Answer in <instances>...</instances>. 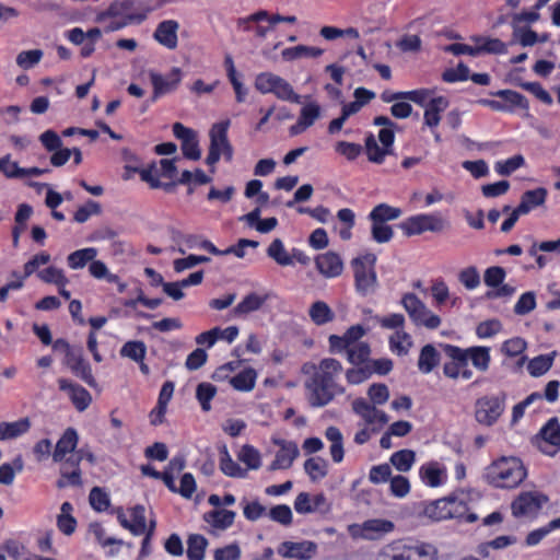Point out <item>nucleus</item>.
I'll list each match as a JSON object with an SVG mask.
<instances>
[{"mask_svg": "<svg viewBox=\"0 0 560 560\" xmlns=\"http://www.w3.org/2000/svg\"><path fill=\"white\" fill-rule=\"evenodd\" d=\"M526 348L527 342L523 338L515 337L504 341L501 347V351L506 357L513 358L522 354L526 350Z\"/></svg>", "mask_w": 560, "mask_h": 560, "instance_id": "774afa93", "label": "nucleus"}, {"mask_svg": "<svg viewBox=\"0 0 560 560\" xmlns=\"http://www.w3.org/2000/svg\"><path fill=\"white\" fill-rule=\"evenodd\" d=\"M400 304L415 326L425 327L430 330L440 327L441 317L429 310L415 293L402 294Z\"/></svg>", "mask_w": 560, "mask_h": 560, "instance_id": "39448f33", "label": "nucleus"}, {"mask_svg": "<svg viewBox=\"0 0 560 560\" xmlns=\"http://www.w3.org/2000/svg\"><path fill=\"white\" fill-rule=\"evenodd\" d=\"M304 469L313 481L323 479L328 474V464L320 457L308 458L304 463Z\"/></svg>", "mask_w": 560, "mask_h": 560, "instance_id": "de8ad7c7", "label": "nucleus"}, {"mask_svg": "<svg viewBox=\"0 0 560 560\" xmlns=\"http://www.w3.org/2000/svg\"><path fill=\"white\" fill-rule=\"evenodd\" d=\"M187 557L189 560H202L205 558L208 540L199 534H191L187 539Z\"/></svg>", "mask_w": 560, "mask_h": 560, "instance_id": "37998d69", "label": "nucleus"}, {"mask_svg": "<svg viewBox=\"0 0 560 560\" xmlns=\"http://www.w3.org/2000/svg\"><path fill=\"white\" fill-rule=\"evenodd\" d=\"M38 278L46 283H54L58 287H65L68 279L63 271L57 267L50 266L37 273Z\"/></svg>", "mask_w": 560, "mask_h": 560, "instance_id": "5fc2aeb1", "label": "nucleus"}, {"mask_svg": "<svg viewBox=\"0 0 560 560\" xmlns=\"http://www.w3.org/2000/svg\"><path fill=\"white\" fill-rule=\"evenodd\" d=\"M370 347L366 342H359L349 348L347 358L348 361L354 365H360L368 361L370 357Z\"/></svg>", "mask_w": 560, "mask_h": 560, "instance_id": "4d7b16f0", "label": "nucleus"}, {"mask_svg": "<svg viewBox=\"0 0 560 560\" xmlns=\"http://www.w3.org/2000/svg\"><path fill=\"white\" fill-rule=\"evenodd\" d=\"M96 256V248L86 247L71 253L67 257V262L71 269H82L86 266L88 262H91Z\"/></svg>", "mask_w": 560, "mask_h": 560, "instance_id": "ea45409f", "label": "nucleus"}, {"mask_svg": "<svg viewBox=\"0 0 560 560\" xmlns=\"http://www.w3.org/2000/svg\"><path fill=\"white\" fill-rule=\"evenodd\" d=\"M267 255L280 266L293 265L292 256L285 250L280 238H275L267 248Z\"/></svg>", "mask_w": 560, "mask_h": 560, "instance_id": "49530a36", "label": "nucleus"}, {"mask_svg": "<svg viewBox=\"0 0 560 560\" xmlns=\"http://www.w3.org/2000/svg\"><path fill=\"white\" fill-rule=\"evenodd\" d=\"M267 298V295L261 296L257 293H249L233 308V314L241 316L258 311L265 304Z\"/></svg>", "mask_w": 560, "mask_h": 560, "instance_id": "f704fd0d", "label": "nucleus"}, {"mask_svg": "<svg viewBox=\"0 0 560 560\" xmlns=\"http://www.w3.org/2000/svg\"><path fill=\"white\" fill-rule=\"evenodd\" d=\"M315 265L320 275L325 278H336L342 273L343 262L335 252L320 254L315 258Z\"/></svg>", "mask_w": 560, "mask_h": 560, "instance_id": "4be33fe9", "label": "nucleus"}, {"mask_svg": "<svg viewBox=\"0 0 560 560\" xmlns=\"http://www.w3.org/2000/svg\"><path fill=\"white\" fill-rule=\"evenodd\" d=\"M450 500L446 498L435 500L424 508V515L433 521H442L450 518L448 510Z\"/></svg>", "mask_w": 560, "mask_h": 560, "instance_id": "c03bdc74", "label": "nucleus"}, {"mask_svg": "<svg viewBox=\"0 0 560 560\" xmlns=\"http://www.w3.org/2000/svg\"><path fill=\"white\" fill-rule=\"evenodd\" d=\"M43 55L44 52L40 49L21 51L16 56V65L25 70L31 69L42 60Z\"/></svg>", "mask_w": 560, "mask_h": 560, "instance_id": "bf43d9fd", "label": "nucleus"}, {"mask_svg": "<svg viewBox=\"0 0 560 560\" xmlns=\"http://www.w3.org/2000/svg\"><path fill=\"white\" fill-rule=\"evenodd\" d=\"M395 133L393 128H382L378 132V140L382 147L377 144L375 137L371 133L365 139V151L369 161L382 163L386 155L392 154Z\"/></svg>", "mask_w": 560, "mask_h": 560, "instance_id": "9b49d317", "label": "nucleus"}, {"mask_svg": "<svg viewBox=\"0 0 560 560\" xmlns=\"http://www.w3.org/2000/svg\"><path fill=\"white\" fill-rule=\"evenodd\" d=\"M308 315L317 326L330 323L335 318L332 310L324 301L314 302L308 310Z\"/></svg>", "mask_w": 560, "mask_h": 560, "instance_id": "c9c22d12", "label": "nucleus"}, {"mask_svg": "<svg viewBox=\"0 0 560 560\" xmlns=\"http://www.w3.org/2000/svg\"><path fill=\"white\" fill-rule=\"evenodd\" d=\"M548 502V497L537 492L528 491L522 492L512 503L513 515L525 516L535 515L545 503Z\"/></svg>", "mask_w": 560, "mask_h": 560, "instance_id": "4468645a", "label": "nucleus"}, {"mask_svg": "<svg viewBox=\"0 0 560 560\" xmlns=\"http://www.w3.org/2000/svg\"><path fill=\"white\" fill-rule=\"evenodd\" d=\"M238 459L249 469H258L260 467V453L250 445H244L242 447Z\"/></svg>", "mask_w": 560, "mask_h": 560, "instance_id": "0e129e2a", "label": "nucleus"}, {"mask_svg": "<svg viewBox=\"0 0 560 560\" xmlns=\"http://www.w3.org/2000/svg\"><path fill=\"white\" fill-rule=\"evenodd\" d=\"M0 172L4 174L7 178H23L25 177V172L23 167H20L16 162H12L10 160V155L0 159Z\"/></svg>", "mask_w": 560, "mask_h": 560, "instance_id": "69168bd1", "label": "nucleus"}, {"mask_svg": "<svg viewBox=\"0 0 560 560\" xmlns=\"http://www.w3.org/2000/svg\"><path fill=\"white\" fill-rule=\"evenodd\" d=\"M235 512L225 509H215L203 515V520L217 529L224 530L231 527L235 520Z\"/></svg>", "mask_w": 560, "mask_h": 560, "instance_id": "c85d7f7f", "label": "nucleus"}, {"mask_svg": "<svg viewBox=\"0 0 560 560\" xmlns=\"http://www.w3.org/2000/svg\"><path fill=\"white\" fill-rule=\"evenodd\" d=\"M492 95L504 100L505 102L510 103L511 105H513L515 107H518V108H522L525 110H528V108H529L528 100L524 95H522L521 93H518L516 91L499 90V91L492 93Z\"/></svg>", "mask_w": 560, "mask_h": 560, "instance_id": "6e6d98bb", "label": "nucleus"}, {"mask_svg": "<svg viewBox=\"0 0 560 560\" xmlns=\"http://www.w3.org/2000/svg\"><path fill=\"white\" fill-rule=\"evenodd\" d=\"M324 50L318 47L298 45L295 47L285 48L281 55L284 60L291 61L302 57L317 58L322 56Z\"/></svg>", "mask_w": 560, "mask_h": 560, "instance_id": "79ce46f5", "label": "nucleus"}, {"mask_svg": "<svg viewBox=\"0 0 560 560\" xmlns=\"http://www.w3.org/2000/svg\"><path fill=\"white\" fill-rule=\"evenodd\" d=\"M149 78L153 86V93L150 102H155L160 96L172 93L178 88L182 81V70L174 67L166 75H162L155 71H150Z\"/></svg>", "mask_w": 560, "mask_h": 560, "instance_id": "f8f14e48", "label": "nucleus"}, {"mask_svg": "<svg viewBox=\"0 0 560 560\" xmlns=\"http://www.w3.org/2000/svg\"><path fill=\"white\" fill-rule=\"evenodd\" d=\"M377 560H416V557L408 550L407 545L392 542L380 551Z\"/></svg>", "mask_w": 560, "mask_h": 560, "instance_id": "7c9ffc66", "label": "nucleus"}, {"mask_svg": "<svg viewBox=\"0 0 560 560\" xmlns=\"http://www.w3.org/2000/svg\"><path fill=\"white\" fill-rule=\"evenodd\" d=\"M66 364L75 376L80 377L90 387H97V383L92 374L91 365L83 359L82 348H75V351L70 352L66 358Z\"/></svg>", "mask_w": 560, "mask_h": 560, "instance_id": "a211bd4d", "label": "nucleus"}, {"mask_svg": "<svg viewBox=\"0 0 560 560\" xmlns=\"http://www.w3.org/2000/svg\"><path fill=\"white\" fill-rule=\"evenodd\" d=\"M371 236L374 242L378 244L388 243L393 236L394 231L393 228L386 223H381L377 221H371Z\"/></svg>", "mask_w": 560, "mask_h": 560, "instance_id": "13d9d810", "label": "nucleus"}, {"mask_svg": "<svg viewBox=\"0 0 560 560\" xmlns=\"http://www.w3.org/2000/svg\"><path fill=\"white\" fill-rule=\"evenodd\" d=\"M255 88L262 94L272 93L279 100L301 104L302 96L296 94L293 86L283 78L271 72H262L256 77Z\"/></svg>", "mask_w": 560, "mask_h": 560, "instance_id": "423d86ee", "label": "nucleus"}, {"mask_svg": "<svg viewBox=\"0 0 560 560\" xmlns=\"http://www.w3.org/2000/svg\"><path fill=\"white\" fill-rule=\"evenodd\" d=\"M444 351L451 359L443 366V373L446 377L452 380L463 378L470 381L474 377L472 371L469 369L468 359L463 348L452 345H445Z\"/></svg>", "mask_w": 560, "mask_h": 560, "instance_id": "9d476101", "label": "nucleus"}, {"mask_svg": "<svg viewBox=\"0 0 560 560\" xmlns=\"http://www.w3.org/2000/svg\"><path fill=\"white\" fill-rule=\"evenodd\" d=\"M375 261L376 256L371 253L353 258L351 261L354 271L355 289L363 296L375 293L377 289V277L374 270Z\"/></svg>", "mask_w": 560, "mask_h": 560, "instance_id": "20e7f679", "label": "nucleus"}, {"mask_svg": "<svg viewBox=\"0 0 560 560\" xmlns=\"http://www.w3.org/2000/svg\"><path fill=\"white\" fill-rule=\"evenodd\" d=\"M278 553L283 558L296 560H311L317 553V545L314 541L304 540L300 542L283 541L278 547Z\"/></svg>", "mask_w": 560, "mask_h": 560, "instance_id": "f3484780", "label": "nucleus"}, {"mask_svg": "<svg viewBox=\"0 0 560 560\" xmlns=\"http://www.w3.org/2000/svg\"><path fill=\"white\" fill-rule=\"evenodd\" d=\"M310 370L312 375L305 382V388L308 390V402L312 407H324L337 395L345 393V387L338 383L342 372V365L338 360L326 358L318 364L304 365L305 373Z\"/></svg>", "mask_w": 560, "mask_h": 560, "instance_id": "f257e3e1", "label": "nucleus"}, {"mask_svg": "<svg viewBox=\"0 0 560 560\" xmlns=\"http://www.w3.org/2000/svg\"><path fill=\"white\" fill-rule=\"evenodd\" d=\"M450 105V102L444 96L430 98L425 105L424 110V125L430 128H435L441 121V113H443Z\"/></svg>", "mask_w": 560, "mask_h": 560, "instance_id": "393cba45", "label": "nucleus"}, {"mask_svg": "<svg viewBox=\"0 0 560 560\" xmlns=\"http://www.w3.org/2000/svg\"><path fill=\"white\" fill-rule=\"evenodd\" d=\"M275 443L280 446V450L276 453V457L268 467V470L289 469L300 454L296 443L284 440L275 441Z\"/></svg>", "mask_w": 560, "mask_h": 560, "instance_id": "6ab92c4d", "label": "nucleus"}, {"mask_svg": "<svg viewBox=\"0 0 560 560\" xmlns=\"http://www.w3.org/2000/svg\"><path fill=\"white\" fill-rule=\"evenodd\" d=\"M441 355L435 349L433 345H425L421 351L418 359V369L424 373L429 374L433 371L435 366L440 363Z\"/></svg>", "mask_w": 560, "mask_h": 560, "instance_id": "2f4dec72", "label": "nucleus"}, {"mask_svg": "<svg viewBox=\"0 0 560 560\" xmlns=\"http://www.w3.org/2000/svg\"><path fill=\"white\" fill-rule=\"evenodd\" d=\"M257 373L254 369H246L230 380V384L235 390L250 392L256 384Z\"/></svg>", "mask_w": 560, "mask_h": 560, "instance_id": "4c0bfd02", "label": "nucleus"}, {"mask_svg": "<svg viewBox=\"0 0 560 560\" xmlns=\"http://www.w3.org/2000/svg\"><path fill=\"white\" fill-rule=\"evenodd\" d=\"M469 73H470L469 68L466 65H464L463 62H459L456 68L446 69L442 73V79H443V81H445L447 83H454L457 81L467 80L469 78Z\"/></svg>", "mask_w": 560, "mask_h": 560, "instance_id": "338daca9", "label": "nucleus"}, {"mask_svg": "<svg viewBox=\"0 0 560 560\" xmlns=\"http://www.w3.org/2000/svg\"><path fill=\"white\" fill-rule=\"evenodd\" d=\"M23 460L21 457H16L12 465L11 464H2L0 466V483L1 485H12L15 476V470L21 471L23 469Z\"/></svg>", "mask_w": 560, "mask_h": 560, "instance_id": "052dcab7", "label": "nucleus"}, {"mask_svg": "<svg viewBox=\"0 0 560 560\" xmlns=\"http://www.w3.org/2000/svg\"><path fill=\"white\" fill-rule=\"evenodd\" d=\"M539 450L547 455H555L560 447V424L551 418L540 430L537 439Z\"/></svg>", "mask_w": 560, "mask_h": 560, "instance_id": "dca6fc26", "label": "nucleus"}, {"mask_svg": "<svg viewBox=\"0 0 560 560\" xmlns=\"http://www.w3.org/2000/svg\"><path fill=\"white\" fill-rule=\"evenodd\" d=\"M78 433L73 428H68L56 444L52 459L56 463L63 460L65 456L73 452L78 445Z\"/></svg>", "mask_w": 560, "mask_h": 560, "instance_id": "a878e982", "label": "nucleus"}, {"mask_svg": "<svg viewBox=\"0 0 560 560\" xmlns=\"http://www.w3.org/2000/svg\"><path fill=\"white\" fill-rule=\"evenodd\" d=\"M229 127L230 120L228 119L212 125L209 131V149L222 154L226 161H231L233 158V148L228 139Z\"/></svg>", "mask_w": 560, "mask_h": 560, "instance_id": "2eb2a0df", "label": "nucleus"}, {"mask_svg": "<svg viewBox=\"0 0 560 560\" xmlns=\"http://www.w3.org/2000/svg\"><path fill=\"white\" fill-rule=\"evenodd\" d=\"M505 409V394L482 396L475 402V419L486 427L493 425Z\"/></svg>", "mask_w": 560, "mask_h": 560, "instance_id": "6e6552de", "label": "nucleus"}, {"mask_svg": "<svg viewBox=\"0 0 560 560\" xmlns=\"http://www.w3.org/2000/svg\"><path fill=\"white\" fill-rule=\"evenodd\" d=\"M178 30V22L174 20L163 21L156 26V30L153 33V38L162 46L173 50L177 47Z\"/></svg>", "mask_w": 560, "mask_h": 560, "instance_id": "b1692460", "label": "nucleus"}, {"mask_svg": "<svg viewBox=\"0 0 560 560\" xmlns=\"http://www.w3.org/2000/svg\"><path fill=\"white\" fill-rule=\"evenodd\" d=\"M147 353V347L143 341L133 340L126 342L120 349V355L129 358L136 362H142Z\"/></svg>", "mask_w": 560, "mask_h": 560, "instance_id": "3c124183", "label": "nucleus"}, {"mask_svg": "<svg viewBox=\"0 0 560 560\" xmlns=\"http://www.w3.org/2000/svg\"><path fill=\"white\" fill-rule=\"evenodd\" d=\"M72 505L69 502H63L60 508V514L57 517V526L65 535H71L77 527V521L71 515Z\"/></svg>", "mask_w": 560, "mask_h": 560, "instance_id": "a19ab883", "label": "nucleus"}, {"mask_svg": "<svg viewBox=\"0 0 560 560\" xmlns=\"http://www.w3.org/2000/svg\"><path fill=\"white\" fill-rule=\"evenodd\" d=\"M415 452L411 450H401L394 453L390 457V463L399 471H408L415 462Z\"/></svg>", "mask_w": 560, "mask_h": 560, "instance_id": "864d4df0", "label": "nucleus"}, {"mask_svg": "<svg viewBox=\"0 0 560 560\" xmlns=\"http://www.w3.org/2000/svg\"><path fill=\"white\" fill-rule=\"evenodd\" d=\"M398 226L407 236H411L424 232L441 233L450 228V223L440 214H418L408 218Z\"/></svg>", "mask_w": 560, "mask_h": 560, "instance_id": "0eeeda50", "label": "nucleus"}, {"mask_svg": "<svg viewBox=\"0 0 560 560\" xmlns=\"http://www.w3.org/2000/svg\"><path fill=\"white\" fill-rule=\"evenodd\" d=\"M547 189L539 187L533 190H526L522 197L521 202L517 206L518 212L527 214L530 210L542 206L547 198Z\"/></svg>", "mask_w": 560, "mask_h": 560, "instance_id": "bb28decb", "label": "nucleus"}, {"mask_svg": "<svg viewBox=\"0 0 560 560\" xmlns=\"http://www.w3.org/2000/svg\"><path fill=\"white\" fill-rule=\"evenodd\" d=\"M151 8L140 0H114L110 5L96 15L97 22H104L107 19H122L129 24L142 23Z\"/></svg>", "mask_w": 560, "mask_h": 560, "instance_id": "7ed1b4c3", "label": "nucleus"}, {"mask_svg": "<svg viewBox=\"0 0 560 560\" xmlns=\"http://www.w3.org/2000/svg\"><path fill=\"white\" fill-rule=\"evenodd\" d=\"M31 428V420L22 418L14 422L0 423V440L15 439L26 433Z\"/></svg>", "mask_w": 560, "mask_h": 560, "instance_id": "72a5a7b5", "label": "nucleus"}, {"mask_svg": "<svg viewBox=\"0 0 560 560\" xmlns=\"http://www.w3.org/2000/svg\"><path fill=\"white\" fill-rule=\"evenodd\" d=\"M401 210L396 207H392L387 203H380L373 208V210L369 214L370 221H377L381 223H386L388 221H394L401 215Z\"/></svg>", "mask_w": 560, "mask_h": 560, "instance_id": "e433bc0d", "label": "nucleus"}, {"mask_svg": "<svg viewBox=\"0 0 560 560\" xmlns=\"http://www.w3.org/2000/svg\"><path fill=\"white\" fill-rule=\"evenodd\" d=\"M58 384L61 390L68 392L69 397L78 411L82 412L90 406L92 396L85 388L66 378L58 380Z\"/></svg>", "mask_w": 560, "mask_h": 560, "instance_id": "5701e85b", "label": "nucleus"}, {"mask_svg": "<svg viewBox=\"0 0 560 560\" xmlns=\"http://www.w3.org/2000/svg\"><path fill=\"white\" fill-rule=\"evenodd\" d=\"M325 436L331 442L330 456L335 463H341L345 456L343 436L337 427H328L325 431Z\"/></svg>", "mask_w": 560, "mask_h": 560, "instance_id": "c756f323", "label": "nucleus"}, {"mask_svg": "<svg viewBox=\"0 0 560 560\" xmlns=\"http://www.w3.org/2000/svg\"><path fill=\"white\" fill-rule=\"evenodd\" d=\"M220 454V469L224 475L234 478H244L246 476V470L232 459L225 445L221 447Z\"/></svg>", "mask_w": 560, "mask_h": 560, "instance_id": "58836bf2", "label": "nucleus"}, {"mask_svg": "<svg viewBox=\"0 0 560 560\" xmlns=\"http://www.w3.org/2000/svg\"><path fill=\"white\" fill-rule=\"evenodd\" d=\"M525 477L526 469L516 457H502L487 468L488 481L498 488H515Z\"/></svg>", "mask_w": 560, "mask_h": 560, "instance_id": "f03ea898", "label": "nucleus"}, {"mask_svg": "<svg viewBox=\"0 0 560 560\" xmlns=\"http://www.w3.org/2000/svg\"><path fill=\"white\" fill-rule=\"evenodd\" d=\"M395 529V524L385 518H371L362 524H352L348 530L352 538L364 540H380Z\"/></svg>", "mask_w": 560, "mask_h": 560, "instance_id": "1a4fd4ad", "label": "nucleus"}, {"mask_svg": "<svg viewBox=\"0 0 560 560\" xmlns=\"http://www.w3.org/2000/svg\"><path fill=\"white\" fill-rule=\"evenodd\" d=\"M130 514L132 521H129L125 513L119 510L117 513V518L119 524L130 530L133 535L139 536L145 533L147 530V520H145V509L143 505H135L130 509Z\"/></svg>", "mask_w": 560, "mask_h": 560, "instance_id": "412c9836", "label": "nucleus"}, {"mask_svg": "<svg viewBox=\"0 0 560 560\" xmlns=\"http://www.w3.org/2000/svg\"><path fill=\"white\" fill-rule=\"evenodd\" d=\"M322 108L316 102H305L301 108L298 121L289 129L291 136H298L312 127L320 117Z\"/></svg>", "mask_w": 560, "mask_h": 560, "instance_id": "aec40b11", "label": "nucleus"}, {"mask_svg": "<svg viewBox=\"0 0 560 560\" xmlns=\"http://www.w3.org/2000/svg\"><path fill=\"white\" fill-rule=\"evenodd\" d=\"M217 394V387L210 383H200L196 388V397L201 405L203 411L211 409L210 401Z\"/></svg>", "mask_w": 560, "mask_h": 560, "instance_id": "603ef678", "label": "nucleus"}, {"mask_svg": "<svg viewBox=\"0 0 560 560\" xmlns=\"http://www.w3.org/2000/svg\"><path fill=\"white\" fill-rule=\"evenodd\" d=\"M464 352L477 371L482 373L488 371L491 361L490 348L475 346L464 349Z\"/></svg>", "mask_w": 560, "mask_h": 560, "instance_id": "cd10ccee", "label": "nucleus"}, {"mask_svg": "<svg viewBox=\"0 0 560 560\" xmlns=\"http://www.w3.org/2000/svg\"><path fill=\"white\" fill-rule=\"evenodd\" d=\"M50 261V255L47 253H40L35 255L32 259H30L24 265V273L23 276H19V280H22V287L24 285V280L33 275L37 268L43 265H46Z\"/></svg>", "mask_w": 560, "mask_h": 560, "instance_id": "e2e57ef3", "label": "nucleus"}, {"mask_svg": "<svg viewBox=\"0 0 560 560\" xmlns=\"http://www.w3.org/2000/svg\"><path fill=\"white\" fill-rule=\"evenodd\" d=\"M525 163L524 158L521 154L514 155L505 161H499L495 163V171L501 176H509L517 168L523 166Z\"/></svg>", "mask_w": 560, "mask_h": 560, "instance_id": "680f3d73", "label": "nucleus"}, {"mask_svg": "<svg viewBox=\"0 0 560 560\" xmlns=\"http://www.w3.org/2000/svg\"><path fill=\"white\" fill-rule=\"evenodd\" d=\"M556 357L557 351H552L548 354H540L538 357L533 358L527 363L528 373L533 377H539L546 374L552 368Z\"/></svg>", "mask_w": 560, "mask_h": 560, "instance_id": "473e14b6", "label": "nucleus"}, {"mask_svg": "<svg viewBox=\"0 0 560 560\" xmlns=\"http://www.w3.org/2000/svg\"><path fill=\"white\" fill-rule=\"evenodd\" d=\"M173 133L178 140H180V149L186 159L198 161L201 158L198 136L194 129L188 128L180 122H175L173 125Z\"/></svg>", "mask_w": 560, "mask_h": 560, "instance_id": "ddd939ff", "label": "nucleus"}, {"mask_svg": "<svg viewBox=\"0 0 560 560\" xmlns=\"http://www.w3.org/2000/svg\"><path fill=\"white\" fill-rule=\"evenodd\" d=\"M352 410L360 416L366 424H373L376 422L377 408L374 405L369 404L365 399H354L352 401Z\"/></svg>", "mask_w": 560, "mask_h": 560, "instance_id": "8fccbe9b", "label": "nucleus"}, {"mask_svg": "<svg viewBox=\"0 0 560 560\" xmlns=\"http://www.w3.org/2000/svg\"><path fill=\"white\" fill-rule=\"evenodd\" d=\"M390 349L398 355H406L412 347L411 336L404 329L396 330L389 337Z\"/></svg>", "mask_w": 560, "mask_h": 560, "instance_id": "a18cd8bd", "label": "nucleus"}, {"mask_svg": "<svg viewBox=\"0 0 560 560\" xmlns=\"http://www.w3.org/2000/svg\"><path fill=\"white\" fill-rule=\"evenodd\" d=\"M480 54H504L506 52V45L499 38L490 37H474L472 38Z\"/></svg>", "mask_w": 560, "mask_h": 560, "instance_id": "09e8293b", "label": "nucleus"}]
</instances>
